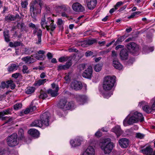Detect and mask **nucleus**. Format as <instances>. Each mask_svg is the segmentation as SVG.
Instances as JSON below:
<instances>
[{"mask_svg":"<svg viewBox=\"0 0 155 155\" xmlns=\"http://www.w3.org/2000/svg\"><path fill=\"white\" fill-rule=\"evenodd\" d=\"M144 120L142 114L137 111H132L127 118L124 120L123 124L125 125L126 122L129 125L137 123L139 121L142 122Z\"/></svg>","mask_w":155,"mask_h":155,"instance_id":"1","label":"nucleus"},{"mask_svg":"<svg viewBox=\"0 0 155 155\" xmlns=\"http://www.w3.org/2000/svg\"><path fill=\"white\" fill-rule=\"evenodd\" d=\"M42 2L41 1L38 2L35 1L33 3L31 6L30 12L31 16L34 19H35L37 14L41 13Z\"/></svg>","mask_w":155,"mask_h":155,"instance_id":"2","label":"nucleus"},{"mask_svg":"<svg viewBox=\"0 0 155 155\" xmlns=\"http://www.w3.org/2000/svg\"><path fill=\"white\" fill-rule=\"evenodd\" d=\"M116 77L107 76L105 77L103 84V89L106 91L111 90L115 82Z\"/></svg>","mask_w":155,"mask_h":155,"instance_id":"3","label":"nucleus"},{"mask_svg":"<svg viewBox=\"0 0 155 155\" xmlns=\"http://www.w3.org/2000/svg\"><path fill=\"white\" fill-rule=\"evenodd\" d=\"M110 139H106L104 140L101 148L105 154H109L112 151L114 147L113 143L110 142Z\"/></svg>","mask_w":155,"mask_h":155,"instance_id":"4","label":"nucleus"},{"mask_svg":"<svg viewBox=\"0 0 155 155\" xmlns=\"http://www.w3.org/2000/svg\"><path fill=\"white\" fill-rule=\"evenodd\" d=\"M8 145L11 147H13L17 145L19 143V141L17 138V135L16 133H14L9 136L7 139Z\"/></svg>","mask_w":155,"mask_h":155,"instance_id":"5","label":"nucleus"},{"mask_svg":"<svg viewBox=\"0 0 155 155\" xmlns=\"http://www.w3.org/2000/svg\"><path fill=\"white\" fill-rule=\"evenodd\" d=\"M127 48L134 55L138 54L139 46L134 42H131L128 43L127 45Z\"/></svg>","mask_w":155,"mask_h":155,"instance_id":"6","label":"nucleus"},{"mask_svg":"<svg viewBox=\"0 0 155 155\" xmlns=\"http://www.w3.org/2000/svg\"><path fill=\"white\" fill-rule=\"evenodd\" d=\"M50 117V114L48 112H45L42 113L40 116V120L42 124L46 126L49 125V120Z\"/></svg>","mask_w":155,"mask_h":155,"instance_id":"7","label":"nucleus"},{"mask_svg":"<svg viewBox=\"0 0 155 155\" xmlns=\"http://www.w3.org/2000/svg\"><path fill=\"white\" fill-rule=\"evenodd\" d=\"M71 87L76 91L81 90L82 87V84L81 82L75 81L71 84Z\"/></svg>","mask_w":155,"mask_h":155,"instance_id":"8","label":"nucleus"},{"mask_svg":"<svg viewBox=\"0 0 155 155\" xmlns=\"http://www.w3.org/2000/svg\"><path fill=\"white\" fill-rule=\"evenodd\" d=\"M92 68L91 66H89L82 74V76L85 78L90 79L92 76Z\"/></svg>","mask_w":155,"mask_h":155,"instance_id":"9","label":"nucleus"},{"mask_svg":"<svg viewBox=\"0 0 155 155\" xmlns=\"http://www.w3.org/2000/svg\"><path fill=\"white\" fill-rule=\"evenodd\" d=\"M72 7L74 10L77 12H83L85 10L84 8L78 2L74 3Z\"/></svg>","mask_w":155,"mask_h":155,"instance_id":"10","label":"nucleus"},{"mask_svg":"<svg viewBox=\"0 0 155 155\" xmlns=\"http://www.w3.org/2000/svg\"><path fill=\"white\" fill-rule=\"evenodd\" d=\"M88 8L90 10L94 9L97 4L96 0H85Z\"/></svg>","mask_w":155,"mask_h":155,"instance_id":"11","label":"nucleus"},{"mask_svg":"<svg viewBox=\"0 0 155 155\" xmlns=\"http://www.w3.org/2000/svg\"><path fill=\"white\" fill-rule=\"evenodd\" d=\"M120 58L122 60H127L128 57V51L126 49H122L120 54Z\"/></svg>","mask_w":155,"mask_h":155,"instance_id":"12","label":"nucleus"},{"mask_svg":"<svg viewBox=\"0 0 155 155\" xmlns=\"http://www.w3.org/2000/svg\"><path fill=\"white\" fill-rule=\"evenodd\" d=\"M118 143L120 146L122 148H126L129 146V140L125 138H123L119 140Z\"/></svg>","mask_w":155,"mask_h":155,"instance_id":"13","label":"nucleus"},{"mask_svg":"<svg viewBox=\"0 0 155 155\" xmlns=\"http://www.w3.org/2000/svg\"><path fill=\"white\" fill-rule=\"evenodd\" d=\"M17 18H20L19 15L18 14H16L15 16L10 15L6 16L5 18V19L6 21L9 22L15 20Z\"/></svg>","mask_w":155,"mask_h":155,"instance_id":"14","label":"nucleus"},{"mask_svg":"<svg viewBox=\"0 0 155 155\" xmlns=\"http://www.w3.org/2000/svg\"><path fill=\"white\" fill-rule=\"evenodd\" d=\"M87 99L86 96L84 95H78L76 97V99L80 104H83Z\"/></svg>","mask_w":155,"mask_h":155,"instance_id":"15","label":"nucleus"},{"mask_svg":"<svg viewBox=\"0 0 155 155\" xmlns=\"http://www.w3.org/2000/svg\"><path fill=\"white\" fill-rule=\"evenodd\" d=\"M94 148L92 146H89L83 153L82 155H94Z\"/></svg>","mask_w":155,"mask_h":155,"instance_id":"16","label":"nucleus"},{"mask_svg":"<svg viewBox=\"0 0 155 155\" xmlns=\"http://www.w3.org/2000/svg\"><path fill=\"white\" fill-rule=\"evenodd\" d=\"M112 131L114 132L117 137H119L122 133V131L120 127L119 126H117L114 127L113 128L112 130Z\"/></svg>","mask_w":155,"mask_h":155,"instance_id":"17","label":"nucleus"},{"mask_svg":"<svg viewBox=\"0 0 155 155\" xmlns=\"http://www.w3.org/2000/svg\"><path fill=\"white\" fill-rule=\"evenodd\" d=\"M142 152L146 155H152L153 150L150 146L147 147L141 150Z\"/></svg>","mask_w":155,"mask_h":155,"instance_id":"18","label":"nucleus"},{"mask_svg":"<svg viewBox=\"0 0 155 155\" xmlns=\"http://www.w3.org/2000/svg\"><path fill=\"white\" fill-rule=\"evenodd\" d=\"M59 90V87L58 86H57L56 87L55 90H53L51 89H49L48 91V93L52 97H55L58 94V92Z\"/></svg>","mask_w":155,"mask_h":155,"instance_id":"19","label":"nucleus"},{"mask_svg":"<svg viewBox=\"0 0 155 155\" xmlns=\"http://www.w3.org/2000/svg\"><path fill=\"white\" fill-rule=\"evenodd\" d=\"M28 132L30 135L35 138L38 137L39 135L38 131L35 129H31L29 130Z\"/></svg>","mask_w":155,"mask_h":155,"instance_id":"20","label":"nucleus"},{"mask_svg":"<svg viewBox=\"0 0 155 155\" xmlns=\"http://www.w3.org/2000/svg\"><path fill=\"white\" fill-rule=\"evenodd\" d=\"M21 60L24 61L26 64H29L34 62L35 59L31 58L30 56H26L21 58Z\"/></svg>","mask_w":155,"mask_h":155,"instance_id":"21","label":"nucleus"},{"mask_svg":"<svg viewBox=\"0 0 155 155\" xmlns=\"http://www.w3.org/2000/svg\"><path fill=\"white\" fill-rule=\"evenodd\" d=\"M67 101L65 99H61L60 100L59 103V107L62 109L65 110Z\"/></svg>","mask_w":155,"mask_h":155,"instance_id":"22","label":"nucleus"},{"mask_svg":"<svg viewBox=\"0 0 155 155\" xmlns=\"http://www.w3.org/2000/svg\"><path fill=\"white\" fill-rule=\"evenodd\" d=\"M81 140L78 138H76L74 140H71L70 143L73 147H76L81 145Z\"/></svg>","mask_w":155,"mask_h":155,"instance_id":"23","label":"nucleus"},{"mask_svg":"<svg viewBox=\"0 0 155 155\" xmlns=\"http://www.w3.org/2000/svg\"><path fill=\"white\" fill-rule=\"evenodd\" d=\"M113 66L116 69L120 70L122 68V65L116 59H114L113 61Z\"/></svg>","mask_w":155,"mask_h":155,"instance_id":"24","label":"nucleus"},{"mask_svg":"<svg viewBox=\"0 0 155 155\" xmlns=\"http://www.w3.org/2000/svg\"><path fill=\"white\" fill-rule=\"evenodd\" d=\"M43 124L40 120H36L33 121L31 124V127H41L43 126Z\"/></svg>","mask_w":155,"mask_h":155,"instance_id":"25","label":"nucleus"},{"mask_svg":"<svg viewBox=\"0 0 155 155\" xmlns=\"http://www.w3.org/2000/svg\"><path fill=\"white\" fill-rule=\"evenodd\" d=\"M17 26L18 28H20L21 31H25L27 32L28 31V29L25 24L23 23H18L17 24Z\"/></svg>","mask_w":155,"mask_h":155,"instance_id":"26","label":"nucleus"},{"mask_svg":"<svg viewBox=\"0 0 155 155\" xmlns=\"http://www.w3.org/2000/svg\"><path fill=\"white\" fill-rule=\"evenodd\" d=\"M46 15H44V17L41 18V27L44 29L45 28H46L47 27L46 20Z\"/></svg>","mask_w":155,"mask_h":155,"instance_id":"27","label":"nucleus"},{"mask_svg":"<svg viewBox=\"0 0 155 155\" xmlns=\"http://www.w3.org/2000/svg\"><path fill=\"white\" fill-rule=\"evenodd\" d=\"M18 68V65L15 64H12L8 67V70L9 72L17 70Z\"/></svg>","mask_w":155,"mask_h":155,"instance_id":"28","label":"nucleus"},{"mask_svg":"<svg viewBox=\"0 0 155 155\" xmlns=\"http://www.w3.org/2000/svg\"><path fill=\"white\" fill-rule=\"evenodd\" d=\"M38 40L36 42V44L37 45H39L41 44V37L42 36V31L41 29H39L37 31Z\"/></svg>","mask_w":155,"mask_h":155,"instance_id":"29","label":"nucleus"},{"mask_svg":"<svg viewBox=\"0 0 155 155\" xmlns=\"http://www.w3.org/2000/svg\"><path fill=\"white\" fill-rule=\"evenodd\" d=\"M47 79H39L38 81H36L34 84L35 86H39L43 84L46 82Z\"/></svg>","mask_w":155,"mask_h":155,"instance_id":"30","label":"nucleus"},{"mask_svg":"<svg viewBox=\"0 0 155 155\" xmlns=\"http://www.w3.org/2000/svg\"><path fill=\"white\" fill-rule=\"evenodd\" d=\"M142 108L144 111L147 113H150L153 110L151 107H150L148 105H144L142 107Z\"/></svg>","mask_w":155,"mask_h":155,"instance_id":"31","label":"nucleus"},{"mask_svg":"<svg viewBox=\"0 0 155 155\" xmlns=\"http://www.w3.org/2000/svg\"><path fill=\"white\" fill-rule=\"evenodd\" d=\"M103 64L101 63H99L96 64L94 67V70L96 72H99L101 71L102 68Z\"/></svg>","mask_w":155,"mask_h":155,"instance_id":"32","label":"nucleus"},{"mask_svg":"<svg viewBox=\"0 0 155 155\" xmlns=\"http://www.w3.org/2000/svg\"><path fill=\"white\" fill-rule=\"evenodd\" d=\"M153 50V47H149L147 46H145L143 48V51L145 53L152 52Z\"/></svg>","mask_w":155,"mask_h":155,"instance_id":"33","label":"nucleus"},{"mask_svg":"<svg viewBox=\"0 0 155 155\" xmlns=\"http://www.w3.org/2000/svg\"><path fill=\"white\" fill-rule=\"evenodd\" d=\"M57 24L58 27L59 28L60 30H63V25L64 24V21L63 20L59 18L58 19Z\"/></svg>","mask_w":155,"mask_h":155,"instance_id":"34","label":"nucleus"},{"mask_svg":"<svg viewBox=\"0 0 155 155\" xmlns=\"http://www.w3.org/2000/svg\"><path fill=\"white\" fill-rule=\"evenodd\" d=\"M54 22H51V24L47 27L46 29L48 31L51 30V31H53L56 28V25L54 24Z\"/></svg>","mask_w":155,"mask_h":155,"instance_id":"35","label":"nucleus"},{"mask_svg":"<svg viewBox=\"0 0 155 155\" xmlns=\"http://www.w3.org/2000/svg\"><path fill=\"white\" fill-rule=\"evenodd\" d=\"M9 31L8 30L5 31L3 32L4 36L5 41L7 42L9 41L10 40L9 39Z\"/></svg>","mask_w":155,"mask_h":155,"instance_id":"36","label":"nucleus"},{"mask_svg":"<svg viewBox=\"0 0 155 155\" xmlns=\"http://www.w3.org/2000/svg\"><path fill=\"white\" fill-rule=\"evenodd\" d=\"M74 106V104L72 101L69 102L66 104L65 110L73 109Z\"/></svg>","mask_w":155,"mask_h":155,"instance_id":"37","label":"nucleus"},{"mask_svg":"<svg viewBox=\"0 0 155 155\" xmlns=\"http://www.w3.org/2000/svg\"><path fill=\"white\" fill-rule=\"evenodd\" d=\"M35 90V88L34 87H28L25 89V93L27 94H31L33 93Z\"/></svg>","mask_w":155,"mask_h":155,"instance_id":"38","label":"nucleus"},{"mask_svg":"<svg viewBox=\"0 0 155 155\" xmlns=\"http://www.w3.org/2000/svg\"><path fill=\"white\" fill-rule=\"evenodd\" d=\"M47 97V93L45 92L42 90L40 91V95L39 96L40 98L44 99L46 98Z\"/></svg>","mask_w":155,"mask_h":155,"instance_id":"39","label":"nucleus"},{"mask_svg":"<svg viewBox=\"0 0 155 155\" xmlns=\"http://www.w3.org/2000/svg\"><path fill=\"white\" fill-rule=\"evenodd\" d=\"M72 58L70 57L69 58V59H68V60L67 61L65 64V66H66L67 68L68 69H69V68L72 65Z\"/></svg>","mask_w":155,"mask_h":155,"instance_id":"40","label":"nucleus"},{"mask_svg":"<svg viewBox=\"0 0 155 155\" xmlns=\"http://www.w3.org/2000/svg\"><path fill=\"white\" fill-rule=\"evenodd\" d=\"M18 135L21 140L23 139L24 138V131L23 129L21 128L19 129L18 132Z\"/></svg>","mask_w":155,"mask_h":155,"instance_id":"41","label":"nucleus"},{"mask_svg":"<svg viewBox=\"0 0 155 155\" xmlns=\"http://www.w3.org/2000/svg\"><path fill=\"white\" fill-rule=\"evenodd\" d=\"M126 36L124 35L121 36L119 37L116 41L115 42L114 44L115 45H116L117 44H119L121 42L124 41V40Z\"/></svg>","mask_w":155,"mask_h":155,"instance_id":"42","label":"nucleus"},{"mask_svg":"<svg viewBox=\"0 0 155 155\" xmlns=\"http://www.w3.org/2000/svg\"><path fill=\"white\" fill-rule=\"evenodd\" d=\"M22 72L24 74H28L30 72L28 70V68L25 65H24L22 66Z\"/></svg>","mask_w":155,"mask_h":155,"instance_id":"43","label":"nucleus"},{"mask_svg":"<svg viewBox=\"0 0 155 155\" xmlns=\"http://www.w3.org/2000/svg\"><path fill=\"white\" fill-rule=\"evenodd\" d=\"M97 41L95 39H92L88 40L86 41V45H91L94 43H95Z\"/></svg>","mask_w":155,"mask_h":155,"instance_id":"44","label":"nucleus"},{"mask_svg":"<svg viewBox=\"0 0 155 155\" xmlns=\"http://www.w3.org/2000/svg\"><path fill=\"white\" fill-rule=\"evenodd\" d=\"M8 84V86H10L12 87V89H14L15 87V85L13 82V81L11 80L8 81L6 82Z\"/></svg>","mask_w":155,"mask_h":155,"instance_id":"45","label":"nucleus"},{"mask_svg":"<svg viewBox=\"0 0 155 155\" xmlns=\"http://www.w3.org/2000/svg\"><path fill=\"white\" fill-rule=\"evenodd\" d=\"M33 101H32L31 104L30 105L29 108L31 112L34 110H35L36 109V106L33 104Z\"/></svg>","mask_w":155,"mask_h":155,"instance_id":"46","label":"nucleus"},{"mask_svg":"<svg viewBox=\"0 0 155 155\" xmlns=\"http://www.w3.org/2000/svg\"><path fill=\"white\" fill-rule=\"evenodd\" d=\"M70 57V56H66L61 57L59 59V61L60 62L66 61L68 60V59H69Z\"/></svg>","mask_w":155,"mask_h":155,"instance_id":"47","label":"nucleus"},{"mask_svg":"<svg viewBox=\"0 0 155 155\" xmlns=\"http://www.w3.org/2000/svg\"><path fill=\"white\" fill-rule=\"evenodd\" d=\"M57 69L58 71L61 70H67V68L65 65L60 64L57 67Z\"/></svg>","mask_w":155,"mask_h":155,"instance_id":"48","label":"nucleus"},{"mask_svg":"<svg viewBox=\"0 0 155 155\" xmlns=\"http://www.w3.org/2000/svg\"><path fill=\"white\" fill-rule=\"evenodd\" d=\"M58 8L59 9H62L63 11L66 12L67 11L69 8V7L65 5H62L61 6H58Z\"/></svg>","mask_w":155,"mask_h":155,"instance_id":"49","label":"nucleus"},{"mask_svg":"<svg viewBox=\"0 0 155 155\" xmlns=\"http://www.w3.org/2000/svg\"><path fill=\"white\" fill-rule=\"evenodd\" d=\"M54 21L52 20L51 18L50 17H48L46 19V22L47 24V27L51 24V22H54Z\"/></svg>","mask_w":155,"mask_h":155,"instance_id":"50","label":"nucleus"},{"mask_svg":"<svg viewBox=\"0 0 155 155\" xmlns=\"http://www.w3.org/2000/svg\"><path fill=\"white\" fill-rule=\"evenodd\" d=\"M14 47H16L20 46H23V44L20 41H15L14 42Z\"/></svg>","mask_w":155,"mask_h":155,"instance_id":"51","label":"nucleus"},{"mask_svg":"<svg viewBox=\"0 0 155 155\" xmlns=\"http://www.w3.org/2000/svg\"><path fill=\"white\" fill-rule=\"evenodd\" d=\"M21 4L22 8H25L27 7L28 3L27 1L25 0L21 2Z\"/></svg>","mask_w":155,"mask_h":155,"instance_id":"52","label":"nucleus"},{"mask_svg":"<svg viewBox=\"0 0 155 155\" xmlns=\"http://www.w3.org/2000/svg\"><path fill=\"white\" fill-rule=\"evenodd\" d=\"M144 135L140 133H137L136 134V137L140 139L143 138L144 137Z\"/></svg>","mask_w":155,"mask_h":155,"instance_id":"53","label":"nucleus"},{"mask_svg":"<svg viewBox=\"0 0 155 155\" xmlns=\"http://www.w3.org/2000/svg\"><path fill=\"white\" fill-rule=\"evenodd\" d=\"M151 103L152 104L151 107L152 110L155 111V100L154 98H153L151 100Z\"/></svg>","mask_w":155,"mask_h":155,"instance_id":"54","label":"nucleus"},{"mask_svg":"<svg viewBox=\"0 0 155 155\" xmlns=\"http://www.w3.org/2000/svg\"><path fill=\"white\" fill-rule=\"evenodd\" d=\"M123 4V3L121 1L117 2L114 6L115 10L117 9L118 7L122 5Z\"/></svg>","mask_w":155,"mask_h":155,"instance_id":"55","label":"nucleus"},{"mask_svg":"<svg viewBox=\"0 0 155 155\" xmlns=\"http://www.w3.org/2000/svg\"><path fill=\"white\" fill-rule=\"evenodd\" d=\"M22 104H17L14 105V108L15 110H17L21 108Z\"/></svg>","mask_w":155,"mask_h":155,"instance_id":"56","label":"nucleus"},{"mask_svg":"<svg viewBox=\"0 0 155 155\" xmlns=\"http://www.w3.org/2000/svg\"><path fill=\"white\" fill-rule=\"evenodd\" d=\"M45 14L44 15H46V16L47 14H50L51 13V10L50 8L48 6H46L45 8Z\"/></svg>","mask_w":155,"mask_h":155,"instance_id":"57","label":"nucleus"},{"mask_svg":"<svg viewBox=\"0 0 155 155\" xmlns=\"http://www.w3.org/2000/svg\"><path fill=\"white\" fill-rule=\"evenodd\" d=\"M93 54V52L90 51H87L85 52V55L86 57H88L92 55Z\"/></svg>","mask_w":155,"mask_h":155,"instance_id":"58","label":"nucleus"},{"mask_svg":"<svg viewBox=\"0 0 155 155\" xmlns=\"http://www.w3.org/2000/svg\"><path fill=\"white\" fill-rule=\"evenodd\" d=\"M69 51L70 52H77L78 51V50L74 48H71L68 49Z\"/></svg>","mask_w":155,"mask_h":155,"instance_id":"59","label":"nucleus"},{"mask_svg":"<svg viewBox=\"0 0 155 155\" xmlns=\"http://www.w3.org/2000/svg\"><path fill=\"white\" fill-rule=\"evenodd\" d=\"M1 87L2 88H4L5 87H8V85H6V83L4 82H2L1 83Z\"/></svg>","mask_w":155,"mask_h":155,"instance_id":"60","label":"nucleus"},{"mask_svg":"<svg viewBox=\"0 0 155 155\" xmlns=\"http://www.w3.org/2000/svg\"><path fill=\"white\" fill-rule=\"evenodd\" d=\"M20 74L18 73H16L12 74V77L14 78H17L19 76Z\"/></svg>","mask_w":155,"mask_h":155,"instance_id":"61","label":"nucleus"},{"mask_svg":"<svg viewBox=\"0 0 155 155\" xmlns=\"http://www.w3.org/2000/svg\"><path fill=\"white\" fill-rule=\"evenodd\" d=\"M38 56L39 57L38 59L39 60H44L45 58V57L44 55H39Z\"/></svg>","mask_w":155,"mask_h":155,"instance_id":"62","label":"nucleus"},{"mask_svg":"<svg viewBox=\"0 0 155 155\" xmlns=\"http://www.w3.org/2000/svg\"><path fill=\"white\" fill-rule=\"evenodd\" d=\"M46 76L45 72H43L40 75V77L41 78L43 79Z\"/></svg>","mask_w":155,"mask_h":155,"instance_id":"63","label":"nucleus"},{"mask_svg":"<svg viewBox=\"0 0 155 155\" xmlns=\"http://www.w3.org/2000/svg\"><path fill=\"white\" fill-rule=\"evenodd\" d=\"M0 155H8V152L6 151H1L0 152Z\"/></svg>","mask_w":155,"mask_h":155,"instance_id":"64","label":"nucleus"}]
</instances>
